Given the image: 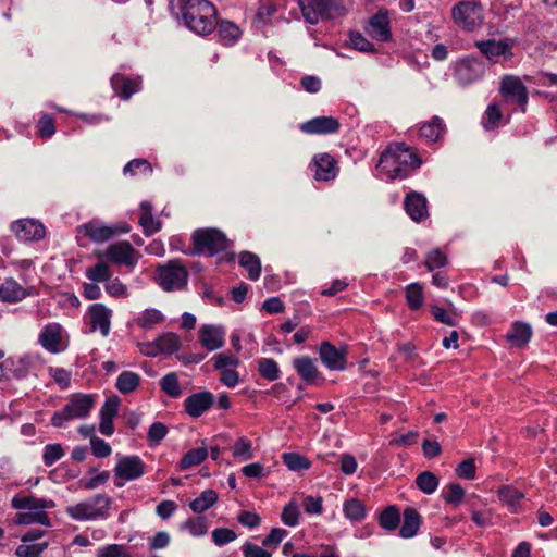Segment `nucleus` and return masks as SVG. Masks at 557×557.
Instances as JSON below:
<instances>
[{
    "mask_svg": "<svg viewBox=\"0 0 557 557\" xmlns=\"http://www.w3.org/2000/svg\"><path fill=\"white\" fill-rule=\"evenodd\" d=\"M293 366L302 381L307 384H313L319 375V371L313 360L307 356L297 357L293 361Z\"/></svg>",
    "mask_w": 557,
    "mask_h": 557,
    "instance_id": "obj_32",
    "label": "nucleus"
},
{
    "mask_svg": "<svg viewBox=\"0 0 557 557\" xmlns=\"http://www.w3.org/2000/svg\"><path fill=\"white\" fill-rule=\"evenodd\" d=\"M181 20L185 26L198 35H208L218 25L216 9L208 0H177Z\"/></svg>",
    "mask_w": 557,
    "mask_h": 557,
    "instance_id": "obj_1",
    "label": "nucleus"
},
{
    "mask_svg": "<svg viewBox=\"0 0 557 557\" xmlns=\"http://www.w3.org/2000/svg\"><path fill=\"white\" fill-rule=\"evenodd\" d=\"M12 232L21 240H39L45 236V226L35 220H18L12 223Z\"/></svg>",
    "mask_w": 557,
    "mask_h": 557,
    "instance_id": "obj_18",
    "label": "nucleus"
},
{
    "mask_svg": "<svg viewBox=\"0 0 557 557\" xmlns=\"http://www.w3.org/2000/svg\"><path fill=\"white\" fill-rule=\"evenodd\" d=\"M236 539V532L227 528H216L212 531V541L216 546H224Z\"/></svg>",
    "mask_w": 557,
    "mask_h": 557,
    "instance_id": "obj_59",
    "label": "nucleus"
},
{
    "mask_svg": "<svg viewBox=\"0 0 557 557\" xmlns=\"http://www.w3.org/2000/svg\"><path fill=\"white\" fill-rule=\"evenodd\" d=\"M368 34L379 40L388 41L392 39V32L389 28V18L387 11L379 10L373 16L370 17L367 27Z\"/></svg>",
    "mask_w": 557,
    "mask_h": 557,
    "instance_id": "obj_19",
    "label": "nucleus"
},
{
    "mask_svg": "<svg viewBox=\"0 0 557 557\" xmlns=\"http://www.w3.org/2000/svg\"><path fill=\"white\" fill-rule=\"evenodd\" d=\"M453 20L460 28L472 32L482 24V7L473 1H462L451 11Z\"/></svg>",
    "mask_w": 557,
    "mask_h": 557,
    "instance_id": "obj_8",
    "label": "nucleus"
},
{
    "mask_svg": "<svg viewBox=\"0 0 557 557\" xmlns=\"http://www.w3.org/2000/svg\"><path fill=\"white\" fill-rule=\"evenodd\" d=\"M214 404V396L211 392L203 391L189 395L184 400L185 412L191 418H199Z\"/></svg>",
    "mask_w": 557,
    "mask_h": 557,
    "instance_id": "obj_15",
    "label": "nucleus"
},
{
    "mask_svg": "<svg viewBox=\"0 0 557 557\" xmlns=\"http://www.w3.org/2000/svg\"><path fill=\"white\" fill-rule=\"evenodd\" d=\"M400 511L395 505L387 506L379 515V525L388 532H393L399 528L400 524Z\"/></svg>",
    "mask_w": 557,
    "mask_h": 557,
    "instance_id": "obj_35",
    "label": "nucleus"
},
{
    "mask_svg": "<svg viewBox=\"0 0 557 557\" xmlns=\"http://www.w3.org/2000/svg\"><path fill=\"white\" fill-rule=\"evenodd\" d=\"M352 48L361 52H374V45L370 42L362 34L358 32L350 33L349 36Z\"/></svg>",
    "mask_w": 557,
    "mask_h": 557,
    "instance_id": "obj_61",
    "label": "nucleus"
},
{
    "mask_svg": "<svg viewBox=\"0 0 557 557\" xmlns=\"http://www.w3.org/2000/svg\"><path fill=\"white\" fill-rule=\"evenodd\" d=\"M376 171L389 180L406 178V171L398 165L389 145L381 153Z\"/></svg>",
    "mask_w": 557,
    "mask_h": 557,
    "instance_id": "obj_20",
    "label": "nucleus"
},
{
    "mask_svg": "<svg viewBox=\"0 0 557 557\" xmlns=\"http://www.w3.org/2000/svg\"><path fill=\"white\" fill-rule=\"evenodd\" d=\"M339 127V121L333 116H318L300 125L301 132L306 134H335Z\"/></svg>",
    "mask_w": 557,
    "mask_h": 557,
    "instance_id": "obj_21",
    "label": "nucleus"
},
{
    "mask_svg": "<svg viewBox=\"0 0 557 557\" xmlns=\"http://www.w3.org/2000/svg\"><path fill=\"white\" fill-rule=\"evenodd\" d=\"M102 257L112 263L133 268L137 264L140 255L127 240H121L111 244Z\"/></svg>",
    "mask_w": 557,
    "mask_h": 557,
    "instance_id": "obj_12",
    "label": "nucleus"
},
{
    "mask_svg": "<svg viewBox=\"0 0 557 557\" xmlns=\"http://www.w3.org/2000/svg\"><path fill=\"white\" fill-rule=\"evenodd\" d=\"M447 264V257L440 249L431 250L425 258L424 265L429 271L443 268Z\"/></svg>",
    "mask_w": 557,
    "mask_h": 557,
    "instance_id": "obj_57",
    "label": "nucleus"
},
{
    "mask_svg": "<svg viewBox=\"0 0 557 557\" xmlns=\"http://www.w3.org/2000/svg\"><path fill=\"white\" fill-rule=\"evenodd\" d=\"M85 275L91 282L101 283L111 278V271L106 262L99 261L94 267L87 268Z\"/></svg>",
    "mask_w": 557,
    "mask_h": 557,
    "instance_id": "obj_47",
    "label": "nucleus"
},
{
    "mask_svg": "<svg viewBox=\"0 0 557 557\" xmlns=\"http://www.w3.org/2000/svg\"><path fill=\"white\" fill-rule=\"evenodd\" d=\"M92 455L97 458H106L111 455V446L102 438L92 436L90 441Z\"/></svg>",
    "mask_w": 557,
    "mask_h": 557,
    "instance_id": "obj_63",
    "label": "nucleus"
},
{
    "mask_svg": "<svg viewBox=\"0 0 557 557\" xmlns=\"http://www.w3.org/2000/svg\"><path fill=\"white\" fill-rule=\"evenodd\" d=\"M193 250L191 256L206 255L215 256L225 251L230 247V240L226 235L218 228H199L191 235Z\"/></svg>",
    "mask_w": 557,
    "mask_h": 557,
    "instance_id": "obj_4",
    "label": "nucleus"
},
{
    "mask_svg": "<svg viewBox=\"0 0 557 557\" xmlns=\"http://www.w3.org/2000/svg\"><path fill=\"white\" fill-rule=\"evenodd\" d=\"M499 91L507 102L517 104L521 112H525L529 95L520 77L505 75L500 81Z\"/></svg>",
    "mask_w": 557,
    "mask_h": 557,
    "instance_id": "obj_9",
    "label": "nucleus"
},
{
    "mask_svg": "<svg viewBox=\"0 0 557 557\" xmlns=\"http://www.w3.org/2000/svg\"><path fill=\"white\" fill-rule=\"evenodd\" d=\"M12 507L14 509L38 510L54 507V502L45 498H37L34 496L16 495L12 499Z\"/></svg>",
    "mask_w": 557,
    "mask_h": 557,
    "instance_id": "obj_33",
    "label": "nucleus"
},
{
    "mask_svg": "<svg viewBox=\"0 0 557 557\" xmlns=\"http://www.w3.org/2000/svg\"><path fill=\"white\" fill-rule=\"evenodd\" d=\"M485 73V64L478 57L468 55L458 60L454 76L460 85H469L480 79Z\"/></svg>",
    "mask_w": 557,
    "mask_h": 557,
    "instance_id": "obj_10",
    "label": "nucleus"
},
{
    "mask_svg": "<svg viewBox=\"0 0 557 557\" xmlns=\"http://www.w3.org/2000/svg\"><path fill=\"white\" fill-rule=\"evenodd\" d=\"M497 496L511 512H518L521 508V502L524 498V493L510 485H502L497 490Z\"/></svg>",
    "mask_w": 557,
    "mask_h": 557,
    "instance_id": "obj_30",
    "label": "nucleus"
},
{
    "mask_svg": "<svg viewBox=\"0 0 557 557\" xmlns=\"http://www.w3.org/2000/svg\"><path fill=\"white\" fill-rule=\"evenodd\" d=\"M64 456L61 444H48L44 448L42 460L45 466L51 467Z\"/></svg>",
    "mask_w": 557,
    "mask_h": 557,
    "instance_id": "obj_56",
    "label": "nucleus"
},
{
    "mask_svg": "<svg viewBox=\"0 0 557 557\" xmlns=\"http://www.w3.org/2000/svg\"><path fill=\"white\" fill-rule=\"evenodd\" d=\"M285 466L292 471L308 470L311 462L308 458L297 453H286L283 455Z\"/></svg>",
    "mask_w": 557,
    "mask_h": 557,
    "instance_id": "obj_50",
    "label": "nucleus"
},
{
    "mask_svg": "<svg viewBox=\"0 0 557 557\" xmlns=\"http://www.w3.org/2000/svg\"><path fill=\"white\" fill-rule=\"evenodd\" d=\"M208 456V449L206 446L188 450L180 461V469L186 470L193 466H198Z\"/></svg>",
    "mask_w": 557,
    "mask_h": 557,
    "instance_id": "obj_43",
    "label": "nucleus"
},
{
    "mask_svg": "<svg viewBox=\"0 0 557 557\" xmlns=\"http://www.w3.org/2000/svg\"><path fill=\"white\" fill-rule=\"evenodd\" d=\"M475 47L491 62H498L499 58L509 60L512 57L511 46L504 40L496 41L494 39L475 41Z\"/></svg>",
    "mask_w": 557,
    "mask_h": 557,
    "instance_id": "obj_16",
    "label": "nucleus"
},
{
    "mask_svg": "<svg viewBox=\"0 0 557 557\" xmlns=\"http://www.w3.org/2000/svg\"><path fill=\"white\" fill-rule=\"evenodd\" d=\"M181 529L187 530L193 536H201L208 531L207 520L205 517L190 518L181 525Z\"/></svg>",
    "mask_w": 557,
    "mask_h": 557,
    "instance_id": "obj_53",
    "label": "nucleus"
},
{
    "mask_svg": "<svg viewBox=\"0 0 557 557\" xmlns=\"http://www.w3.org/2000/svg\"><path fill=\"white\" fill-rule=\"evenodd\" d=\"M258 372L261 375V377L271 382L277 380L281 374V370L277 362L272 358L259 359Z\"/></svg>",
    "mask_w": 557,
    "mask_h": 557,
    "instance_id": "obj_44",
    "label": "nucleus"
},
{
    "mask_svg": "<svg viewBox=\"0 0 557 557\" xmlns=\"http://www.w3.org/2000/svg\"><path fill=\"white\" fill-rule=\"evenodd\" d=\"M156 342L160 354H174L181 348L180 337L175 333H164Z\"/></svg>",
    "mask_w": 557,
    "mask_h": 557,
    "instance_id": "obj_45",
    "label": "nucleus"
},
{
    "mask_svg": "<svg viewBox=\"0 0 557 557\" xmlns=\"http://www.w3.org/2000/svg\"><path fill=\"white\" fill-rule=\"evenodd\" d=\"M225 332L221 326L206 324L199 330V342L208 350L213 351L224 345Z\"/></svg>",
    "mask_w": 557,
    "mask_h": 557,
    "instance_id": "obj_24",
    "label": "nucleus"
},
{
    "mask_svg": "<svg viewBox=\"0 0 557 557\" xmlns=\"http://www.w3.org/2000/svg\"><path fill=\"white\" fill-rule=\"evenodd\" d=\"M244 557H271L272 554L257 544L245 542L242 546Z\"/></svg>",
    "mask_w": 557,
    "mask_h": 557,
    "instance_id": "obj_64",
    "label": "nucleus"
},
{
    "mask_svg": "<svg viewBox=\"0 0 557 557\" xmlns=\"http://www.w3.org/2000/svg\"><path fill=\"white\" fill-rule=\"evenodd\" d=\"M139 211L140 216L138 222L146 236H151L161 230V222L154 219L150 202L143 201L139 206Z\"/></svg>",
    "mask_w": 557,
    "mask_h": 557,
    "instance_id": "obj_29",
    "label": "nucleus"
},
{
    "mask_svg": "<svg viewBox=\"0 0 557 557\" xmlns=\"http://www.w3.org/2000/svg\"><path fill=\"white\" fill-rule=\"evenodd\" d=\"M188 276V271L180 259H172L166 263L159 264L154 271V282L166 293L185 289Z\"/></svg>",
    "mask_w": 557,
    "mask_h": 557,
    "instance_id": "obj_2",
    "label": "nucleus"
},
{
    "mask_svg": "<svg viewBox=\"0 0 557 557\" xmlns=\"http://www.w3.org/2000/svg\"><path fill=\"white\" fill-rule=\"evenodd\" d=\"M445 131L443 121L438 116H433L431 121L420 127L419 135L428 143H436L443 137Z\"/></svg>",
    "mask_w": 557,
    "mask_h": 557,
    "instance_id": "obj_34",
    "label": "nucleus"
},
{
    "mask_svg": "<svg viewBox=\"0 0 557 557\" xmlns=\"http://www.w3.org/2000/svg\"><path fill=\"white\" fill-rule=\"evenodd\" d=\"M389 147L398 165L405 169L406 177L420 166L421 159L412 148L406 146L404 143L391 144Z\"/></svg>",
    "mask_w": 557,
    "mask_h": 557,
    "instance_id": "obj_17",
    "label": "nucleus"
},
{
    "mask_svg": "<svg viewBox=\"0 0 557 557\" xmlns=\"http://www.w3.org/2000/svg\"><path fill=\"white\" fill-rule=\"evenodd\" d=\"M140 383V376L132 371L122 372L115 383V387L122 394L133 393Z\"/></svg>",
    "mask_w": 557,
    "mask_h": 557,
    "instance_id": "obj_41",
    "label": "nucleus"
},
{
    "mask_svg": "<svg viewBox=\"0 0 557 557\" xmlns=\"http://www.w3.org/2000/svg\"><path fill=\"white\" fill-rule=\"evenodd\" d=\"M95 406V396L91 394L76 393L70 396L67 403L60 410L54 411L51 424L55 428H63L65 423L86 418Z\"/></svg>",
    "mask_w": 557,
    "mask_h": 557,
    "instance_id": "obj_3",
    "label": "nucleus"
},
{
    "mask_svg": "<svg viewBox=\"0 0 557 557\" xmlns=\"http://www.w3.org/2000/svg\"><path fill=\"white\" fill-rule=\"evenodd\" d=\"M139 85V81L132 79L123 74H114L111 77V86L113 90L120 98L124 100L129 99L133 94L137 92Z\"/></svg>",
    "mask_w": 557,
    "mask_h": 557,
    "instance_id": "obj_27",
    "label": "nucleus"
},
{
    "mask_svg": "<svg viewBox=\"0 0 557 557\" xmlns=\"http://www.w3.org/2000/svg\"><path fill=\"white\" fill-rule=\"evenodd\" d=\"M161 389L170 397L176 398L181 395L178 377L175 373H168L161 379Z\"/></svg>",
    "mask_w": 557,
    "mask_h": 557,
    "instance_id": "obj_52",
    "label": "nucleus"
},
{
    "mask_svg": "<svg viewBox=\"0 0 557 557\" xmlns=\"http://www.w3.org/2000/svg\"><path fill=\"white\" fill-rule=\"evenodd\" d=\"M447 492L444 494V499L447 504L457 507L461 504L465 497V490L459 483H450L447 486Z\"/></svg>",
    "mask_w": 557,
    "mask_h": 557,
    "instance_id": "obj_58",
    "label": "nucleus"
},
{
    "mask_svg": "<svg viewBox=\"0 0 557 557\" xmlns=\"http://www.w3.org/2000/svg\"><path fill=\"white\" fill-rule=\"evenodd\" d=\"M87 317L90 332L100 331L103 337L108 336L111 326L112 311L103 304H94L88 308Z\"/></svg>",
    "mask_w": 557,
    "mask_h": 557,
    "instance_id": "obj_14",
    "label": "nucleus"
},
{
    "mask_svg": "<svg viewBox=\"0 0 557 557\" xmlns=\"http://www.w3.org/2000/svg\"><path fill=\"white\" fill-rule=\"evenodd\" d=\"M5 367H9L12 379L21 380L29 374L32 361L28 357L8 358Z\"/></svg>",
    "mask_w": 557,
    "mask_h": 557,
    "instance_id": "obj_37",
    "label": "nucleus"
},
{
    "mask_svg": "<svg viewBox=\"0 0 557 557\" xmlns=\"http://www.w3.org/2000/svg\"><path fill=\"white\" fill-rule=\"evenodd\" d=\"M422 524V517L413 507L405 508L403 512V523L399 529V536L411 539L418 534Z\"/></svg>",
    "mask_w": 557,
    "mask_h": 557,
    "instance_id": "obj_25",
    "label": "nucleus"
},
{
    "mask_svg": "<svg viewBox=\"0 0 557 557\" xmlns=\"http://www.w3.org/2000/svg\"><path fill=\"white\" fill-rule=\"evenodd\" d=\"M26 296V289L14 278L8 277L0 283V300L3 302H17Z\"/></svg>",
    "mask_w": 557,
    "mask_h": 557,
    "instance_id": "obj_26",
    "label": "nucleus"
},
{
    "mask_svg": "<svg viewBox=\"0 0 557 557\" xmlns=\"http://www.w3.org/2000/svg\"><path fill=\"white\" fill-rule=\"evenodd\" d=\"M416 484L421 492L430 495L436 491L438 478L430 471H423L417 476Z\"/></svg>",
    "mask_w": 557,
    "mask_h": 557,
    "instance_id": "obj_48",
    "label": "nucleus"
},
{
    "mask_svg": "<svg viewBox=\"0 0 557 557\" xmlns=\"http://www.w3.org/2000/svg\"><path fill=\"white\" fill-rule=\"evenodd\" d=\"M532 336V329L528 323L515 322L510 331L507 333L506 338L513 347L525 346Z\"/></svg>",
    "mask_w": 557,
    "mask_h": 557,
    "instance_id": "obj_31",
    "label": "nucleus"
},
{
    "mask_svg": "<svg viewBox=\"0 0 557 557\" xmlns=\"http://www.w3.org/2000/svg\"><path fill=\"white\" fill-rule=\"evenodd\" d=\"M164 315L154 308L144 310L136 319V324L145 330L152 329L154 325L162 323Z\"/></svg>",
    "mask_w": 557,
    "mask_h": 557,
    "instance_id": "obj_42",
    "label": "nucleus"
},
{
    "mask_svg": "<svg viewBox=\"0 0 557 557\" xmlns=\"http://www.w3.org/2000/svg\"><path fill=\"white\" fill-rule=\"evenodd\" d=\"M430 310H431L433 318L437 322L448 325V326H456L458 324V321L456 319L457 313L455 312V310L446 311L445 309H443L436 305L431 306Z\"/></svg>",
    "mask_w": 557,
    "mask_h": 557,
    "instance_id": "obj_54",
    "label": "nucleus"
},
{
    "mask_svg": "<svg viewBox=\"0 0 557 557\" xmlns=\"http://www.w3.org/2000/svg\"><path fill=\"white\" fill-rule=\"evenodd\" d=\"M314 178L331 181L336 177L338 168L336 160L329 153H320L313 158Z\"/></svg>",
    "mask_w": 557,
    "mask_h": 557,
    "instance_id": "obj_23",
    "label": "nucleus"
},
{
    "mask_svg": "<svg viewBox=\"0 0 557 557\" xmlns=\"http://www.w3.org/2000/svg\"><path fill=\"white\" fill-rule=\"evenodd\" d=\"M112 498L97 494L90 502H82L66 508L67 515L78 521L106 519L109 516Z\"/></svg>",
    "mask_w": 557,
    "mask_h": 557,
    "instance_id": "obj_5",
    "label": "nucleus"
},
{
    "mask_svg": "<svg viewBox=\"0 0 557 557\" xmlns=\"http://www.w3.org/2000/svg\"><path fill=\"white\" fill-rule=\"evenodd\" d=\"M344 516L351 522H359L366 518L367 511L362 502L358 498H350L343 505Z\"/></svg>",
    "mask_w": 557,
    "mask_h": 557,
    "instance_id": "obj_40",
    "label": "nucleus"
},
{
    "mask_svg": "<svg viewBox=\"0 0 557 557\" xmlns=\"http://www.w3.org/2000/svg\"><path fill=\"white\" fill-rule=\"evenodd\" d=\"M219 499L214 490H206L200 496L190 502L189 507L196 513H202L212 507Z\"/></svg>",
    "mask_w": 557,
    "mask_h": 557,
    "instance_id": "obj_39",
    "label": "nucleus"
},
{
    "mask_svg": "<svg viewBox=\"0 0 557 557\" xmlns=\"http://www.w3.org/2000/svg\"><path fill=\"white\" fill-rule=\"evenodd\" d=\"M319 356L322 363L330 370L343 371L346 369V348H337L330 342L324 341L320 344Z\"/></svg>",
    "mask_w": 557,
    "mask_h": 557,
    "instance_id": "obj_13",
    "label": "nucleus"
},
{
    "mask_svg": "<svg viewBox=\"0 0 557 557\" xmlns=\"http://www.w3.org/2000/svg\"><path fill=\"white\" fill-rule=\"evenodd\" d=\"M47 546V542L34 544L23 543L17 546L15 555L17 557H39Z\"/></svg>",
    "mask_w": 557,
    "mask_h": 557,
    "instance_id": "obj_55",
    "label": "nucleus"
},
{
    "mask_svg": "<svg viewBox=\"0 0 557 557\" xmlns=\"http://www.w3.org/2000/svg\"><path fill=\"white\" fill-rule=\"evenodd\" d=\"M61 326L59 324H48L39 336V342L45 349L50 352H59L61 344Z\"/></svg>",
    "mask_w": 557,
    "mask_h": 557,
    "instance_id": "obj_28",
    "label": "nucleus"
},
{
    "mask_svg": "<svg viewBox=\"0 0 557 557\" xmlns=\"http://www.w3.org/2000/svg\"><path fill=\"white\" fill-rule=\"evenodd\" d=\"M77 231L78 233L89 237L92 242L103 243L111 239L116 234L128 233L131 231V226L128 224L110 226L102 224L98 220H91L79 225Z\"/></svg>",
    "mask_w": 557,
    "mask_h": 557,
    "instance_id": "obj_11",
    "label": "nucleus"
},
{
    "mask_svg": "<svg viewBox=\"0 0 557 557\" xmlns=\"http://www.w3.org/2000/svg\"><path fill=\"white\" fill-rule=\"evenodd\" d=\"M404 207L408 215L416 222L424 221L429 216L426 198L420 193H409L404 200Z\"/></svg>",
    "mask_w": 557,
    "mask_h": 557,
    "instance_id": "obj_22",
    "label": "nucleus"
},
{
    "mask_svg": "<svg viewBox=\"0 0 557 557\" xmlns=\"http://www.w3.org/2000/svg\"><path fill=\"white\" fill-rule=\"evenodd\" d=\"M146 466L139 456H122L119 458L114 471V485L123 487L125 482L135 481L141 478L145 473Z\"/></svg>",
    "mask_w": 557,
    "mask_h": 557,
    "instance_id": "obj_7",
    "label": "nucleus"
},
{
    "mask_svg": "<svg viewBox=\"0 0 557 557\" xmlns=\"http://www.w3.org/2000/svg\"><path fill=\"white\" fill-rule=\"evenodd\" d=\"M239 264L247 270L248 277L250 280L256 281L259 278L261 273V261L257 255L250 251H243L239 255Z\"/></svg>",
    "mask_w": 557,
    "mask_h": 557,
    "instance_id": "obj_38",
    "label": "nucleus"
},
{
    "mask_svg": "<svg viewBox=\"0 0 557 557\" xmlns=\"http://www.w3.org/2000/svg\"><path fill=\"white\" fill-rule=\"evenodd\" d=\"M15 521L20 524H33L39 523L42 525H49L50 520L47 512L44 509L30 510L29 512H20L16 515Z\"/></svg>",
    "mask_w": 557,
    "mask_h": 557,
    "instance_id": "obj_46",
    "label": "nucleus"
},
{
    "mask_svg": "<svg viewBox=\"0 0 557 557\" xmlns=\"http://www.w3.org/2000/svg\"><path fill=\"white\" fill-rule=\"evenodd\" d=\"M233 457L240 461H247L253 457L252 445L246 437H239L233 446Z\"/></svg>",
    "mask_w": 557,
    "mask_h": 557,
    "instance_id": "obj_51",
    "label": "nucleus"
},
{
    "mask_svg": "<svg viewBox=\"0 0 557 557\" xmlns=\"http://www.w3.org/2000/svg\"><path fill=\"white\" fill-rule=\"evenodd\" d=\"M406 300L411 310H418L422 307L423 293L419 283H411L406 287Z\"/></svg>",
    "mask_w": 557,
    "mask_h": 557,
    "instance_id": "obj_49",
    "label": "nucleus"
},
{
    "mask_svg": "<svg viewBox=\"0 0 557 557\" xmlns=\"http://www.w3.org/2000/svg\"><path fill=\"white\" fill-rule=\"evenodd\" d=\"M282 522L288 527H296L299 519V509L295 503L287 504L281 515Z\"/></svg>",
    "mask_w": 557,
    "mask_h": 557,
    "instance_id": "obj_62",
    "label": "nucleus"
},
{
    "mask_svg": "<svg viewBox=\"0 0 557 557\" xmlns=\"http://www.w3.org/2000/svg\"><path fill=\"white\" fill-rule=\"evenodd\" d=\"M287 534L288 532L285 529L274 528L271 530L270 534L263 539L262 545L269 549H276Z\"/></svg>",
    "mask_w": 557,
    "mask_h": 557,
    "instance_id": "obj_60",
    "label": "nucleus"
},
{
    "mask_svg": "<svg viewBox=\"0 0 557 557\" xmlns=\"http://www.w3.org/2000/svg\"><path fill=\"white\" fill-rule=\"evenodd\" d=\"M304 18L318 24L321 18L334 20L344 14V8L336 0H307L300 2Z\"/></svg>",
    "mask_w": 557,
    "mask_h": 557,
    "instance_id": "obj_6",
    "label": "nucleus"
},
{
    "mask_svg": "<svg viewBox=\"0 0 557 557\" xmlns=\"http://www.w3.org/2000/svg\"><path fill=\"white\" fill-rule=\"evenodd\" d=\"M216 27L219 38L224 46H233L242 36V30L233 22L222 21Z\"/></svg>",
    "mask_w": 557,
    "mask_h": 557,
    "instance_id": "obj_36",
    "label": "nucleus"
}]
</instances>
